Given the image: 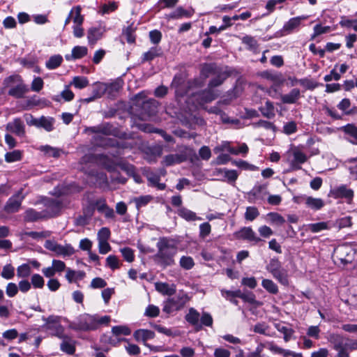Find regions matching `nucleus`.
I'll use <instances>...</instances> for the list:
<instances>
[{
    "label": "nucleus",
    "instance_id": "obj_1",
    "mask_svg": "<svg viewBox=\"0 0 357 357\" xmlns=\"http://www.w3.org/2000/svg\"><path fill=\"white\" fill-rule=\"evenodd\" d=\"M157 253L154 261L160 266L166 268L174 264V256L178 251V243L172 238L161 237L156 243Z\"/></svg>",
    "mask_w": 357,
    "mask_h": 357
},
{
    "label": "nucleus",
    "instance_id": "obj_2",
    "mask_svg": "<svg viewBox=\"0 0 357 357\" xmlns=\"http://www.w3.org/2000/svg\"><path fill=\"white\" fill-rule=\"evenodd\" d=\"M109 321V316L84 314L76 321L70 323L69 328L76 331H90L98 329L102 325H107Z\"/></svg>",
    "mask_w": 357,
    "mask_h": 357
},
{
    "label": "nucleus",
    "instance_id": "obj_3",
    "mask_svg": "<svg viewBox=\"0 0 357 357\" xmlns=\"http://www.w3.org/2000/svg\"><path fill=\"white\" fill-rule=\"evenodd\" d=\"M87 133H94L93 143L98 146H114L116 142L109 136L116 135V130L109 123H104L96 126L89 127L85 129Z\"/></svg>",
    "mask_w": 357,
    "mask_h": 357
},
{
    "label": "nucleus",
    "instance_id": "obj_4",
    "mask_svg": "<svg viewBox=\"0 0 357 357\" xmlns=\"http://www.w3.org/2000/svg\"><path fill=\"white\" fill-rule=\"evenodd\" d=\"M328 340L337 351V357H350L349 351L357 350V339L344 337L339 334H331Z\"/></svg>",
    "mask_w": 357,
    "mask_h": 357
},
{
    "label": "nucleus",
    "instance_id": "obj_5",
    "mask_svg": "<svg viewBox=\"0 0 357 357\" xmlns=\"http://www.w3.org/2000/svg\"><path fill=\"white\" fill-rule=\"evenodd\" d=\"M218 68H202L199 78L195 79L192 84H190V89L194 87L202 86L204 82V79L209 76L215 75V77H213L209 82L210 87H214L221 84L223 81L228 76L225 73H219L217 70Z\"/></svg>",
    "mask_w": 357,
    "mask_h": 357
},
{
    "label": "nucleus",
    "instance_id": "obj_6",
    "mask_svg": "<svg viewBox=\"0 0 357 357\" xmlns=\"http://www.w3.org/2000/svg\"><path fill=\"white\" fill-rule=\"evenodd\" d=\"M333 257L336 264L344 266L357 261L356 250L348 244L336 248L334 250Z\"/></svg>",
    "mask_w": 357,
    "mask_h": 357
},
{
    "label": "nucleus",
    "instance_id": "obj_7",
    "mask_svg": "<svg viewBox=\"0 0 357 357\" xmlns=\"http://www.w3.org/2000/svg\"><path fill=\"white\" fill-rule=\"evenodd\" d=\"M196 156L195 151L188 146H183L179 151L178 153L169 154L164 157L162 164L165 166H172L176 164H180L188 159L192 160Z\"/></svg>",
    "mask_w": 357,
    "mask_h": 357
},
{
    "label": "nucleus",
    "instance_id": "obj_8",
    "mask_svg": "<svg viewBox=\"0 0 357 357\" xmlns=\"http://www.w3.org/2000/svg\"><path fill=\"white\" fill-rule=\"evenodd\" d=\"M61 317L50 315L43 319L45 324L43 328L52 335L58 338H64V327L61 324Z\"/></svg>",
    "mask_w": 357,
    "mask_h": 357
},
{
    "label": "nucleus",
    "instance_id": "obj_9",
    "mask_svg": "<svg viewBox=\"0 0 357 357\" xmlns=\"http://www.w3.org/2000/svg\"><path fill=\"white\" fill-rule=\"evenodd\" d=\"M189 299L186 294L179 293L176 296L169 298L164 302L162 310L167 314L178 311L185 305Z\"/></svg>",
    "mask_w": 357,
    "mask_h": 357
},
{
    "label": "nucleus",
    "instance_id": "obj_10",
    "mask_svg": "<svg viewBox=\"0 0 357 357\" xmlns=\"http://www.w3.org/2000/svg\"><path fill=\"white\" fill-rule=\"evenodd\" d=\"M4 85L9 88L8 94L15 98H21L26 91V88L22 83L19 75H11L5 79Z\"/></svg>",
    "mask_w": 357,
    "mask_h": 357
},
{
    "label": "nucleus",
    "instance_id": "obj_11",
    "mask_svg": "<svg viewBox=\"0 0 357 357\" xmlns=\"http://www.w3.org/2000/svg\"><path fill=\"white\" fill-rule=\"evenodd\" d=\"M37 204H43V206L40 209L46 219L58 215L61 209V203L57 199L45 198Z\"/></svg>",
    "mask_w": 357,
    "mask_h": 357
},
{
    "label": "nucleus",
    "instance_id": "obj_12",
    "mask_svg": "<svg viewBox=\"0 0 357 357\" xmlns=\"http://www.w3.org/2000/svg\"><path fill=\"white\" fill-rule=\"evenodd\" d=\"M44 246L48 250L54 252L56 256L66 257L75 253L74 248L70 244L62 245L54 241L47 240L45 241Z\"/></svg>",
    "mask_w": 357,
    "mask_h": 357
},
{
    "label": "nucleus",
    "instance_id": "obj_13",
    "mask_svg": "<svg viewBox=\"0 0 357 357\" xmlns=\"http://www.w3.org/2000/svg\"><path fill=\"white\" fill-rule=\"evenodd\" d=\"M307 156L298 148H293L287 152V162L290 164L293 169H301V165L305 162Z\"/></svg>",
    "mask_w": 357,
    "mask_h": 357
},
{
    "label": "nucleus",
    "instance_id": "obj_14",
    "mask_svg": "<svg viewBox=\"0 0 357 357\" xmlns=\"http://www.w3.org/2000/svg\"><path fill=\"white\" fill-rule=\"evenodd\" d=\"M238 175V172L236 170L228 169L227 168H215L213 172V176H215L217 180L230 184L236 182Z\"/></svg>",
    "mask_w": 357,
    "mask_h": 357
},
{
    "label": "nucleus",
    "instance_id": "obj_15",
    "mask_svg": "<svg viewBox=\"0 0 357 357\" xmlns=\"http://www.w3.org/2000/svg\"><path fill=\"white\" fill-rule=\"evenodd\" d=\"M233 235L236 239L247 241L254 244L261 241V239L257 236L256 233L250 227H243L238 231L234 232Z\"/></svg>",
    "mask_w": 357,
    "mask_h": 357
},
{
    "label": "nucleus",
    "instance_id": "obj_16",
    "mask_svg": "<svg viewBox=\"0 0 357 357\" xmlns=\"http://www.w3.org/2000/svg\"><path fill=\"white\" fill-rule=\"evenodd\" d=\"M24 197L25 195L23 194V190L20 189L7 201L4 206V211L8 213L17 212L20 208L22 202Z\"/></svg>",
    "mask_w": 357,
    "mask_h": 357
},
{
    "label": "nucleus",
    "instance_id": "obj_17",
    "mask_svg": "<svg viewBox=\"0 0 357 357\" xmlns=\"http://www.w3.org/2000/svg\"><path fill=\"white\" fill-rule=\"evenodd\" d=\"M354 192L353 190L348 188L345 185H341L330 190L329 196L335 198H344L348 204H351L354 198Z\"/></svg>",
    "mask_w": 357,
    "mask_h": 357
},
{
    "label": "nucleus",
    "instance_id": "obj_18",
    "mask_svg": "<svg viewBox=\"0 0 357 357\" xmlns=\"http://www.w3.org/2000/svg\"><path fill=\"white\" fill-rule=\"evenodd\" d=\"M307 15H301L289 19L280 30L282 36L289 35L298 29L302 20H307Z\"/></svg>",
    "mask_w": 357,
    "mask_h": 357
},
{
    "label": "nucleus",
    "instance_id": "obj_19",
    "mask_svg": "<svg viewBox=\"0 0 357 357\" xmlns=\"http://www.w3.org/2000/svg\"><path fill=\"white\" fill-rule=\"evenodd\" d=\"M133 337L136 341L143 342L144 344L146 347L150 348L151 350H153L154 351H159V349L157 347H152L149 344L146 343L148 340L154 338L155 333L152 331L147 329H139L134 332Z\"/></svg>",
    "mask_w": 357,
    "mask_h": 357
},
{
    "label": "nucleus",
    "instance_id": "obj_20",
    "mask_svg": "<svg viewBox=\"0 0 357 357\" xmlns=\"http://www.w3.org/2000/svg\"><path fill=\"white\" fill-rule=\"evenodd\" d=\"M268 194L266 185H256L248 193V199L250 202L254 203L257 199H264Z\"/></svg>",
    "mask_w": 357,
    "mask_h": 357
},
{
    "label": "nucleus",
    "instance_id": "obj_21",
    "mask_svg": "<svg viewBox=\"0 0 357 357\" xmlns=\"http://www.w3.org/2000/svg\"><path fill=\"white\" fill-rule=\"evenodd\" d=\"M218 93L212 89L206 90L202 92L196 93L194 95L198 104L202 105L215 100L218 97Z\"/></svg>",
    "mask_w": 357,
    "mask_h": 357
},
{
    "label": "nucleus",
    "instance_id": "obj_22",
    "mask_svg": "<svg viewBox=\"0 0 357 357\" xmlns=\"http://www.w3.org/2000/svg\"><path fill=\"white\" fill-rule=\"evenodd\" d=\"M6 129L19 137H24L25 135V128L23 121L20 119H15L13 121L9 122Z\"/></svg>",
    "mask_w": 357,
    "mask_h": 357
},
{
    "label": "nucleus",
    "instance_id": "obj_23",
    "mask_svg": "<svg viewBox=\"0 0 357 357\" xmlns=\"http://www.w3.org/2000/svg\"><path fill=\"white\" fill-rule=\"evenodd\" d=\"M194 13L195 10L192 8L186 10L181 6H178L167 15V19L177 20L183 17L189 18L193 15Z\"/></svg>",
    "mask_w": 357,
    "mask_h": 357
},
{
    "label": "nucleus",
    "instance_id": "obj_24",
    "mask_svg": "<svg viewBox=\"0 0 357 357\" xmlns=\"http://www.w3.org/2000/svg\"><path fill=\"white\" fill-rule=\"evenodd\" d=\"M306 206L312 210H319L324 206V202L321 198L304 196L301 197Z\"/></svg>",
    "mask_w": 357,
    "mask_h": 357
},
{
    "label": "nucleus",
    "instance_id": "obj_25",
    "mask_svg": "<svg viewBox=\"0 0 357 357\" xmlns=\"http://www.w3.org/2000/svg\"><path fill=\"white\" fill-rule=\"evenodd\" d=\"M341 130L347 135V139L353 144H357V126L349 123L341 128Z\"/></svg>",
    "mask_w": 357,
    "mask_h": 357
},
{
    "label": "nucleus",
    "instance_id": "obj_26",
    "mask_svg": "<svg viewBox=\"0 0 357 357\" xmlns=\"http://www.w3.org/2000/svg\"><path fill=\"white\" fill-rule=\"evenodd\" d=\"M45 219L46 218L42 210L37 211L35 209L29 208L24 212V220L26 222H36Z\"/></svg>",
    "mask_w": 357,
    "mask_h": 357
},
{
    "label": "nucleus",
    "instance_id": "obj_27",
    "mask_svg": "<svg viewBox=\"0 0 357 357\" xmlns=\"http://www.w3.org/2000/svg\"><path fill=\"white\" fill-rule=\"evenodd\" d=\"M60 345V349L68 354L72 355L75 352V341L72 340L70 337L65 335L64 338Z\"/></svg>",
    "mask_w": 357,
    "mask_h": 357
},
{
    "label": "nucleus",
    "instance_id": "obj_28",
    "mask_svg": "<svg viewBox=\"0 0 357 357\" xmlns=\"http://www.w3.org/2000/svg\"><path fill=\"white\" fill-rule=\"evenodd\" d=\"M138 128L140 130H142V131L146 132H157V133H159L160 135H162L164 137V139L167 142H172L173 141V137L171 135H167L162 130H159V129L154 128L152 126H151L149 124L141 123V124L138 125Z\"/></svg>",
    "mask_w": 357,
    "mask_h": 357
},
{
    "label": "nucleus",
    "instance_id": "obj_29",
    "mask_svg": "<svg viewBox=\"0 0 357 357\" xmlns=\"http://www.w3.org/2000/svg\"><path fill=\"white\" fill-rule=\"evenodd\" d=\"M301 97L300 90L298 89H293L289 93L282 95L281 100L285 104L295 103Z\"/></svg>",
    "mask_w": 357,
    "mask_h": 357
},
{
    "label": "nucleus",
    "instance_id": "obj_30",
    "mask_svg": "<svg viewBox=\"0 0 357 357\" xmlns=\"http://www.w3.org/2000/svg\"><path fill=\"white\" fill-rule=\"evenodd\" d=\"M155 287V289L163 295L172 296L176 292L174 285H169L165 282H157Z\"/></svg>",
    "mask_w": 357,
    "mask_h": 357
},
{
    "label": "nucleus",
    "instance_id": "obj_31",
    "mask_svg": "<svg viewBox=\"0 0 357 357\" xmlns=\"http://www.w3.org/2000/svg\"><path fill=\"white\" fill-rule=\"evenodd\" d=\"M177 213L180 217L187 221H195L202 219L200 217H198L195 212L184 207L178 208Z\"/></svg>",
    "mask_w": 357,
    "mask_h": 357
},
{
    "label": "nucleus",
    "instance_id": "obj_32",
    "mask_svg": "<svg viewBox=\"0 0 357 357\" xmlns=\"http://www.w3.org/2000/svg\"><path fill=\"white\" fill-rule=\"evenodd\" d=\"M275 328L278 331L282 333L284 335V340L287 342L289 341L291 336L293 335L294 331L293 328L285 326L282 323H275L274 324Z\"/></svg>",
    "mask_w": 357,
    "mask_h": 357
},
{
    "label": "nucleus",
    "instance_id": "obj_33",
    "mask_svg": "<svg viewBox=\"0 0 357 357\" xmlns=\"http://www.w3.org/2000/svg\"><path fill=\"white\" fill-rule=\"evenodd\" d=\"M84 277L85 273L82 271H75L70 268H67L66 269V278L70 283L80 280Z\"/></svg>",
    "mask_w": 357,
    "mask_h": 357
},
{
    "label": "nucleus",
    "instance_id": "obj_34",
    "mask_svg": "<svg viewBox=\"0 0 357 357\" xmlns=\"http://www.w3.org/2000/svg\"><path fill=\"white\" fill-rule=\"evenodd\" d=\"M102 33L103 31L100 28L92 27L89 29L87 35L89 43L90 44L96 43L101 38Z\"/></svg>",
    "mask_w": 357,
    "mask_h": 357
},
{
    "label": "nucleus",
    "instance_id": "obj_35",
    "mask_svg": "<svg viewBox=\"0 0 357 357\" xmlns=\"http://www.w3.org/2000/svg\"><path fill=\"white\" fill-rule=\"evenodd\" d=\"M272 275L281 284L287 286L289 284L287 271L284 268L277 270L272 273Z\"/></svg>",
    "mask_w": 357,
    "mask_h": 357
},
{
    "label": "nucleus",
    "instance_id": "obj_36",
    "mask_svg": "<svg viewBox=\"0 0 357 357\" xmlns=\"http://www.w3.org/2000/svg\"><path fill=\"white\" fill-rule=\"evenodd\" d=\"M266 220L273 225H282L285 222L284 218L279 213L271 212L266 215Z\"/></svg>",
    "mask_w": 357,
    "mask_h": 357
},
{
    "label": "nucleus",
    "instance_id": "obj_37",
    "mask_svg": "<svg viewBox=\"0 0 357 357\" xmlns=\"http://www.w3.org/2000/svg\"><path fill=\"white\" fill-rule=\"evenodd\" d=\"M185 320L191 325L196 326L200 319L199 313L193 307L189 309L188 313L185 317Z\"/></svg>",
    "mask_w": 357,
    "mask_h": 357
},
{
    "label": "nucleus",
    "instance_id": "obj_38",
    "mask_svg": "<svg viewBox=\"0 0 357 357\" xmlns=\"http://www.w3.org/2000/svg\"><path fill=\"white\" fill-rule=\"evenodd\" d=\"M263 76L266 79L271 81L275 85H280L284 81V77L279 73H271L268 71H266L263 73Z\"/></svg>",
    "mask_w": 357,
    "mask_h": 357
},
{
    "label": "nucleus",
    "instance_id": "obj_39",
    "mask_svg": "<svg viewBox=\"0 0 357 357\" xmlns=\"http://www.w3.org/2000/svg\"><path fill=\"white\" fill-rule=\"evenodd\" d=\"M39 150L49 157L59 158L61 155V150L49 145L41 146Z\"/></svg>",
    "mask_w": 357,
    "mask_h": 357
},
{
    "label": "nucleus",
    "instance_id": "obj_40",
    "mask_svg": "<svg viewBox=\"0 0 357 357\" xmlns=\"http://www.w3.org/2000/svg\"><path fill=\"white\" fill-rule=\"evenodd\" d=\"M87 54V48L83 46H76L72 50L71 55H66V59L69 60L70 58L80 59Z\"/></svg>",
    "mask_w": 357,
    "mask_h": 357
},
{
    "label": "nucleus",
    "instance_id": "obj_41",
    "mask_svg": "<svg viewBox=\"0 0 357 357\" xmlns=\"http://www.w3.org/2000/svg\"><path fill=\"white\" fill-rule=\"evenodd\" d=\"M119 341H122L127 343V344L125 346V349L129 355L136 356L140 354V348L137 344L130 343L128 339L121 338L119 340Z\"/></svg>",
    "mask_w": 357,
    "mask_h": 357
},
{
    "label": "nucleus",
    "instance_id": "obj_42",
    "mask_svg": "<svg viewBox=\"0 0 357 357\" xmlns=\"http://www.w3.org/2000/svg\"><path fill=\"white\" fill-rule=\"evenodd\" d=\"M54 119L52 117L41 116L38 128H43L46 131L50 132L54 129Z\"/></svg>",
    "mask_w": 357,
    "mask_h": 357
},
{
    "label": "nucleus",
    "instance_id": "obj_43",
    "mask_svg": "<svg viewBox=\"0 0 357 357\" xmlns=\"http://www.w3.org/2000/svg\"><path fill=\"white\" fill-rule=\"evenodd\" d=\"M81 7L77 6H74L70 10L72 15L71 20H73L74 25L82 24L83 23L84 17L81 15Z\"/></svg>",
    "mask_w": 357,
    "mask_h": 357
},
{
    "label": "nucleus",
    "instance_id": "obj_44",
    "mask_svg": "<svg viewBox=\"0 0 357 357\" xmlns=\"http://www.w3.org/2000/svg\"><path fill=\"white\" fill-rule=\"evenodd\" d=\"M262 115L268 119L275 116L274 106L270 101H266L265 105L260 108Z\"/></svg>",
    "mask_w": 357,
    "mask_h": 357
},
{
    "label": "nucleus",
    "instance_id": "obj_45",
    "mask_svg": "<svg viewBox=\"0 0 357 357\" xmlns=\"http://www.w3.org/2000/svg\"><path fill=\"white\" fill-rule=\"evenodd\" d=\"M161 49L158 47H151L148 52H144L142 56L143 61H148L153 60L155 57L161 54Z\"/></svg>",
    "mask_w": 357,
    "mask_h": 357
},
{
    "label": "nucleus",
    "instance_id": "obj_46",
    "mask_svg": "<svg viewBox=\"0 0 357 357\" xmlns=\"http://www.w3.org/2000/svg\"><path fill=\"white\" fill-rule=\"evenodd\" d=\"M261 285L270 294H277L278 293V286L271 280L264 279L261 282Z\"/></svg>",
    "mask_w": 357,
    "mask_h": 357
},
{
    "label": "nucleus",
    "instance_id": "obj_47",
    "mask_svg": "<svg viewBox=\"0 0 357 357\" xmlns=\"http://www.w3.org/2000/svg\"><path fill=\"white\" fill-rule=\"evenodd\" d=\"M307 230L310 231L312 233H318L323 230H326L329 229L328 225L326 222L309 224L307 225Z\"/></svg>",
    "mask_w": 357,
    "mask_h": 357
},
{
    "label": "nucleus",
    "instance_id": "obj_48",
    "mask_svg": "<svg viewBox=\"0 0 357 357\" xmlns=\"http://www.w3.org/2000/svg\"><path fill=\"white\" fill-rule=\"evenodd\" d=\"M107 89V86L106 84L104 83H96L94 84L93 87V96H94L95 98H101L105 93L106 92Z\"/></svg>",
    "mask_w": 357,
    "mask_h": 357
},
{
    "label": "nucleus",
    "instance_id": "obj_49",
    "mask_svg": "<svg viewBox=\"0 0 357 357\" xmlns=\"http://www.w3.org/2000/svg\"><path fill=\"white\" fill-rule=\"evenodd\" d=\"M22 152L20 150H14L8 152L5 155V160L7 162H14L20 161L22 159Z\"/></svg>",
    "mask_w": 357,
    "mask_h": 357
},
{
    "label": "nucleus",
    "instance_id": "obj_50",
    "mask_svg": "<svg viewBox=\"0 0 357 357\" xmlns=\"http://www.w3.org/2000/svg\"><path fill=\"white\" fill-rule=\"evenodd\" d=\"M98 162L102 165L109 171L112 172L114 169V161L109 158L107 155H100L98 156Z\"/></svg>",
    "mask_w": 357,
    "mask_h": 357
},
{
    "label": "nucleus",
    "instance_id": "obj_51",
    "mask_svg": "<svg viewBox=\"0 0 357 357\" xmlns=\"http://www.w3.org/2000/svg\"><path fill=\"white\" fill-rule=\"evenodd\" d=\"M70 85H73L75 88L83 89L89 85V80L85 77L77 76L74 77Z\"/></svg>",
    "mask_w": 357,
    "mask_h": 357
},
{
    "label": "nucleus",
    "instance_id": "obj_52",
    "mask_svg": "<svg viewBox=\"0 0 357 357\" xmlns=\"http://www.w3.org/2000/svg\"><path fill=\"white\" fill-rule=\"evenodd\" d=\"M259 215V212L255 206H248L246 208L245 218L248 221H253Z\"/></svg>",
    "mask_w": 357,
    "mask_h": 357
},
{
    "label": "nucleus",
    "instance_id": "obj_53",
    "mask_svg": "<svg viewBox=\"0 0 357 357\" xmlns=\"http://www.w3.org/2000/svg\"><path fill=\"white\" fill-rule=\"evenodd\" d=\"M31 273V267L27 264H23L17 268V275L18 278H25L30 275Z\"/></svg>",
    "mask_w": 357,
    "mask_h": 357
},
{
    "label": "nucleus",
    "instance_id": "obj_54",
    "mask_svg": "<svg viewBox=\"0 0 357 357\" xmlns=\"http://www.w3.org/2000/svg\"><path fill=\"white\" fill-rule=\"evenodd\" d=\"M31 284L35 289H42L45 285V280L40 275L35 273L31 278Z\"/></svg>",
    "mask_w": 357,
    "mask_h": 357
},
{
    "label": "nucleus",
    "instance_id": "obj_55",
    "mask_svg": "<svg viewBox=\"0 0 357 357\" xmlns=\"http://www.w3.org/2000/svg\"><path fill=\"white\" fill-rule=\"evenodd\" d=\"M331 31V27L329 26H323L321 24H317L314 27L313 34L311 36V39L314 40L318 36H320L324 33H326Z\"/></svg>",
    "mask_w": 357,
    "mask_h": 357
},
{
    "label": "nucleus",
    "instance_id": "obj_56",
    "mask_svg": "<svg viewBox=\"0 0 357 357\" xmlns=\"http://www.w3.org/2000/svg\"><path fill=\"white\" fill-rule=\"evenodd\" d=\"M1 275L2 278L6 280H10L13 278L15 275L14 267L11 264H6V266H3Z\"/></svg>",
    "mask_w": 357,
    "mask_h": 357
},
{
    "label": "nucleus",
    "instance_id": "obj_57",
    "mask_svg": "<svg viewBox=\"0 0 357 357\" xmlns=\"http://www.w3.org/2000/svg\"><path fill=\"white\" fill-rule=\"evenodd\" d=\"M179 263H180V266L185 270L191 269L195 265L193 259L191 257H187V256H183L180 259Z\"/></svg>",
    "mask_w": 357,
    "mask_h": 357
},
{
    "label": "nucleus",
    "instance_id": "obj_58",
    "mask_svg": "<svg viewBox=\"0 0 357 357\" xmlns=\"http://www.w3.org/2000/svg\"><path fill=\"white\" fill-rule=\"evenodd\" d=\"M118 6L115 2H109V3H105L100 6L99 13L102 15L109 14L114 11L117 8Z\"/></svg>",
    "mask_w": 357,
    "mask_h": 357
},
{
    "label": "nucleus",
    "instance_id": "obj_59",
    "mask_svg": "<svg viewBox=\"0 0 357 357\" xmlns=\"http://www.w3.org/2000/svg\"><path fill=\"white\" fill-rule=\"evenodd\" d=\"M152 200L151 195H144L136 197L134 199L135 203L137 208H142L147 205Z\"/></svg>",
    "mask_w": 357,
    "mask_h": 357
},
{
    "label": "nucleus",
    "instance_id": "obj_60",
    "mask_svg": "<svg viewBox=\"0 0 357 357\" xmlns=\"http://www.w3.org/2000/svg\"><path fill=\"white\" fill-rule=\"evenodd\" d=\"M106 266L112 270L119 268V260L115 255H109L106 259Z\"/></svg>",
    "mask_w": 357,
    "mask_h": 357
},
{
    "label": "nucleus",
    "instance_id": "obj_61",
    "mask_svg": "<svg viewBox=\"0 0 357 357\" xmlns=\"http://www.w3.org/2000/svg\"><path fill=\"white\" fill-rule=\"evenodd\" d=\"M112 332L115 335H129L131 333V330L126 326H116L112 327Z\"/></svg>",
    "mask_w": 357,
    "mask_h": 357
},
{
    "label": "nucleus",
    "instance_id": "obj_62",
    "mask_svg": "<svg viewBox=\"0 0 357 357\" xmlns=\"http://www.w3.org/2000/svg\"><path fill=\"white\" fill-rule=\"evenodd\" d=\"M62 61L63 58L61 55H54L46 62V67H59Z\"/></svg>",
    "mask_w": 357,
    "mask_h": 357
},
{
    "label": "nucleus",
    "instance_id": "obj_63",
    "mask_svg": "<svg viewBox=\"0 0 357 357\" xmlns=\"http://www.w3.org/2000/svg\"><path fill=\"white\" fill-rule=\"evenodd\" d=\"M110 230L107 227H102L98 232V241H108L110 237Z\"/></svg>",
    "mask_w": 357,
    "mask_h": 357
},
{
    "label": "nucleus",
    "instance_id": "obj_64",
    "mask_svg": "<svg viewBox=\"0 0 357 357\" xmlns=\"http://www.w3.org/2000/svg\"><path fill=\"white\" fill-rule=\"evenodd\" d=\"M19 291L18 286L13 282H9L6 287V293L8 297L15 296Z\"/></svg>",
    "mask_w": 357,
    "mask_h": 357
}]
</instances>
